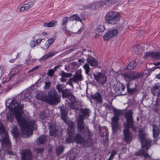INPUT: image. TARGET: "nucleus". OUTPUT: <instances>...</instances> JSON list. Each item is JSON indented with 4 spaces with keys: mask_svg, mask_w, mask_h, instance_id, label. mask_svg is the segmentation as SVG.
Here are the masks:
<instances>
[{
    "mask_svg": "<svg viewBox=\"0 0 160 160\" xmlns=\"http://www.w3.org/2000/svg\"><path fill=\"white\" fill-rule=\"evenodd\" d=\"M124 137V141L127 144H130L132 139V136L131 133L130 132L128 129L126 128L123 130Z\"/></svg>",
    "mask_w": 160,
    "mask_h": 160,
    "instance_id": "obj_17",
    "label": "nucleus"
},
{
    "mask_svg": "<svg viewBox=\"0 0 160 160\" xmlns=\"http://www.w3.org/2000/svg\"><path fill=\"white\" fill-rule=\"evenodd\" d=\"M71 99H72V102H74L75 101V97H74L73 96H72L71 97Z\"/></svg>",
    "mask_w": 160,
    "mask_h": 160,
    "instance_id": "obj_62",
    "label": "nucleus"
},
{
    "mask_svg": "<svg viewBox=\"0 0 160 160\" xmlns=\"http://www.w3.org/2000/svg\"><path fill=\"white\" fill-rule=\"evenodd\" d=\"M72 78L71 79H72L73 82H77L82 81L83 80V78L81 71L80 70L78 71Z\"/></svg>",
    "mask_w": 160,
    "mask_h": 160,
    "instance_id": "obj_20",
    "label": "nucleus"
},
{
    "mask_svg": "<svg viewBox=\"0 0 160 160\" xmlns=\"http://www.w3.org/2000/svg\"><path fill=\"white\" fill-rule=\"evenodd\" d=\"M2 139H0L2 148L6 150L9 149L11 148V144L8 138L9 136L7 132L2 135Z\"/></svg>",
    "mask_w": 160,
    "mask_h": 160,
    "instance_id": "obj_10",
    "label": "nucleus"
},
{
    "mask_svg": "<svg viewBox=\"0 0 160 160\" xmlns=\"http://www.w3.org/2000/svg\"><path fill=\"white\" fill-rule=\"evenodd\" d=\"M66 78L63 77H61V78H60V81L62 82H65L66 81Z\"/></svg>",
    "mask_w": 160,
    "mask_h": 160,
    "instance_id": "obj_56",
    "label": "nucleus"
},
{
    "mask_svg": "<svg viewBox=\"0 0 160 160\" xmlns=\"http://www.w3.org/2000/svg\"><path fill=\"white\" fill-rule=\"evenodd\" d=\"M47 140V137L44 135L41 136L38 138L37 143L38 145L44 144Z\"/></svg>",
    "mask_w": 160,
    "mask_h": 160,
    "instance_id": "obj_31",
    "label": "nucleus"
},
{
    "mask_svg": "<svg viewBox=\"0 0 160 160\" xmlns=\"http://www.w3.org/2000/svg\"><path fill=\"white\" fill-rule=\"evenodd\" d=\"M49 128L50 129L49 133L50 135L56 137L58 136L59 132L58 129L56 128V127L55 125H49Z\"/></svg>",
    "mask_w": 160,
    "mask_h": 160,
    "instance_id": "obj_18",
    "label": "nucleus"
},
{
    "mask_svg": "<svg viewBox=\"0 0 160 160\" xmlns=\"http://www.w3.org/2000/svg\"><path fill=\"white\" fill-rule=\"evenodd\" d=\"M68 136L66 138L65 141L67 143H70L73 142L74 141V137L73 136V135L74 134V132L72 134L68 133Z\"/></svg>",
    "mask_w": 160,
    "mask_h": 160,
    "instance_id": "obj_29",
    "label": "nucleus"
},
{
    "mask_svg": "<svg viewBox=\"0 0 160 160\" xmlns=\"http://www.w3.org/2000/svg\"><path fill=\"white\" fill-rule=\"evenodd\" d=\"M92 99L95 100L97 104L102 103V99L101 96L98 92H97L94 94L92 97Z\"/></svg>",
    "mask_w": 160,
    "mask_h": 160,
    "instance_id": "obj_27",
    "label": "nucleus"
},
{
    "mask_svg": "<svg viewBox=\"0 0 160 160\" xmlns=\"http://www.w3.org/2000/svg\"><path fill=\"white\" fill-rule=\"evenodd\" d=\"M152 58L154 59H160V51L159 52H153Z\"/></svg>",
    "mask_w": 160,
    "mask_h": 160,
    "instance_id": "obj_39",
    "label": "nucleus"
},
{
    "mask_svg": "<svg viewBox=\"0 0 160 160\" xmlns=\"http://www.w3.org/2000/svg\"><path fill=\"white\" fill-rule=\"evenodd\" d=\"M34 1L30 2L28 4H24L25 7L26 8V10H28L29 8L34 4Z\"/></svg>",
    "mask_w": 160,
    "mask_h": 160,
    "instance_id": "obj_40",
    "label": "nucleus"
},
{
    "mask_svg": "<svg viewBox=\"0 0 160 160\" xmlns=\"http://www.w3.org/2000/svg\"><path fill=\"white\" fill-rule=\"evenodd\" d=\"M7 152L8 154L10 155H13L14 154V153L12 152L10 150H8L7 151Z\"/></svg>",
    "mask_w": 160,
    "mask_h": 160,
    "instance_id": "obj_61",
    "label": "nucleus"
},
{
    "mask_svg": "<svg viewBox=\"0 0 160 160\" xmlns=\"http://www.w3.org/2000/svg\"><path fill=\"white\" fill-rule=\"evenodd\" d=\"M18 68L19 67H16V68H12L11 71V73L12 74V76L9 77V79L8 80V81L10 80L11 79H12V77H13L14 75H16L19 72L22 67L21 66H20L19 68Z\"/></svg>",
    "mask_w": 160,
    "mask_h": 160,
    "instance_id": "obj_26",
    "label": "nucleus"
},
{
    "mask_svg": "<svg viewBox=\"0 0 160 160\" xmlns=\"http://www.w3.org/2000/svg\"><path fill=\"white\" fill-rule=\"evenodd\" d=\"M118 33V30L117 29H114L106 32L104 35L103 38L105 40L108 41L116 36Z\"/></svg>",
    "mask_w": 160,
    "mask_h": 160,
    "instance_id": "obj_16",
    "label": "nucleus"
},
{
    "mask_svg": "<svg viewBox=\"0 0 160 160\" xmlns=\"http://www.w3.org/2000/svg\"><path fill=\"white\" fill-rule=\"evenodd\" d=\"M87 61L91 66H96L98 64L96 59L91 56L88 57L87 59Z\"/></svg>",
    "mask_w": 160,
    "mask_h": 160,
    "instance_id": "obj_23",
    "label": "nucleus"
},
{
    "mask_svg": "<svg viewBox=\"0 0 160 160\" xmlns=\"http://www.w3.org/2000/svg\"><path fill=\"white\" fill-rule=\"evenodd\" d=\"M30 45L31 47L33 48L35 47L36 46V42L34 41L33 40L32 41H31L30 42Z\"/></svg>",
    "mask_w": 160,
    "mask_h": 160,
    "instance_id": "obj_53",
    "label": "nucleus"
},
{
    "mask_svg": "<svg viewBox=\"0 0 160 160\" xmlns=\"http://www.w3.org/2000/svg\"><path fill=\"white\" fill-rule=\"evenodd\" d=\"M78 124L77 127V130L78 133L76 134L74 137V142L79 144L85 145L87 143L88 145H90L92 143L91 137L92 136V132L90 131L88 128L86 126H83L82 129L78 128Z\"/></svg>",
    "mask_w": 160,
    "mask_h": 160,
    "instance_id": "obj_3",
    "label": "nucleus"
},
{
    "mask_svg": "<svg viewBox=\"0 0 160 160\" xmlns=\"http://www.w3.org/2000/svg\"><path fill=\"white\" fill-rule=\"evenodd\" d=\"M133 52L136 54L140 55L142 52L143 50L140 45H137L134 47Z\"/></svg>",
    "mask_w": 160,
    "mask_h": 160,
    "instance_id": "obj_28",
    "label": "nucleus"
},
{
    "mask_svg": "<svg viewBox=\"0 0 160 160\" xmlns=\"http://www.w3.org/2000/svg\"><path fill=\"white\" fill-rule=\"evenodd\" d=\"M138 137L141 143L142 149L135 152L136 156H143L145 158L149 157L148 150L151 146V142L147 137V135L142 130L139 132Z\"/></svg>",
    "mask_w": 160,
    "mask_h": 160,
    "instance_id": "obj_4",
    "label": "nucleus"
},
{
    "mask_svg": "<svg viewBox=\"0 0 160 160\" xmlns=\"http://www.w3.org/2000/svg\"><path fill=\"white\" fill-rule=\"evenodd\" d=\"M119 121H117L116 119L113 118L111 120V125L112 128V132L113 133H116L121 129V126L118 122Z\"/></svg>",
    "mask_w": 160,
    "mask_h": 160,
    "instance_id": "obj_14",
    "label": "nucleus"
},
{
    "mask_svg": "<svg viewBox=\"0 0 160 160\" xmlns=\"http://www.w3.org/2000/svg\"><path fill=\"white\" fill-rule=\"evenodd\" d=\"M143 74L144 73L142 72H141L140 73L127 72L124 73L123 76L127 82L128 83V84L127 86V91L129 93L131 94H135L137 90V87L136 85H135V87L133 88L130 87V84H129L130 82L132 80L139 78L140 77L142 76Z\"/></svg>",
    "mask_w": 160,
    "mask_h": 160,
    "instance_id": "obj_6",
    "label": "nucleus"
},
{
    "mask_svg": "<svg viewBox=\"0 0 160 160\" xmlns=\"http://www.w3.org/2000/svg\"><path fill=\"white\" fill-rule=\"evenodd\" d=\"M69 20L71 21H76L81 22V18L77 14H74L69 18Z\"/></svg>",
    "mask_w": 160,
    "mask_h": 160,
    "instance_id": "obj_33",
    "label": "nucleus"
},
{
    "mask_svg": "<svg viewBox=\"0 0 160 160\" xmlns=\"http://www.w3.org/2000/svg\"><path fill=\"white\" fill-rule=\"evenodd\" d=\"M117 152L115 150H113L111 152V155L108 158V160H112L114 156L117 154Z\"/></svg>",
    "mask_w": 160,
    "mask_h": 160,
    "instance_id": "obj_44",
    "label": "nucleus"
},
{
    "mask_svg": "<svg viewBox=\"0 0 160 160\" xmlns=\"http://www.w3.org/2000/svg\"><path fill=\"white\" fill-rule=\"evenodd\" d=\"M78 62H82L83 63H84V60L83 59H78Z\"/></svg>",
    "mask_w": 160,
    "mask_h": 160,
    "instance_id": "obj_64",
    "label": "nucleus"
},
{
    "mask_svg": "<svg viewBox=\"0 0 160 160\" xmlns=\"http://www.w3.org/2000/svg\"><path fill=\"white\" fill-rule=\"evenodd\" d=\"M36 98L38 99L44 101L51 105L57 104L60 100V96L58 94L57 91L54 88L50 89L48 96L40 92L38 94Z\"/></svg>",
    "mask_w": 160,
    "mask_h": 160,
    "instance_id": "obj_5",
    "label": "nucleus"
},
{
    "mask_svg": "<svg viewBox=\"0 0 160 160\" xmlns=\"http://www.w3.org/2000/svg\"><path fill=\"white\" fill-rule=\"evenodd\" d=\"M61 118L63 120L64 122H66L67 120L66 119V116L67 115V112L65 110H61Z\"/></svg>",
    "mask_w": 160,
    "mask_h": 160,
    "instance_id": "obj_36",
    "label": "nucleus"
},
{
    "mask_svg": "<svg viewBox=\"0 0 160 160\" xmlns=\"http://www.w3.org/2000/svg\"><path fill=\"white\" fill-rule=\"evenodd\" d=\"M48 42L50 44V45L52 43H53L54 41V40L53 38H52L48 39L47 40Z\"/></svg>",
    "mask_w": 160,
    "mask_h": 160,
    "instance_id": "obj_54",
    "label": "nucleus"
},
{
    "mask_svg": "<svg viewBox=\"0 0 160 160\" xmlns=\"http://www.w3.org/2000/svg\"><path fill=\"white\" fill-rule=\"evenodd\" d=\"M62 66V65H59L57 66H56L54 67L53 69H51L48 70L47 74L50 77H52L54 75L56 71L57 70V69L59 68L60 67Z\"/></svg>",
    "mask_w": 160,
    "mask_h": 160,
    "instance_id": "obj_32",
    "label": "nucleus"
},
{
    "mask_svg": "<svg viewBox=\"0 0 160 160\" xmlns=\"http://www.w3.org/2000/svg\"><path fill=\"white\" fill-rule=\"evenodd\" d=\"M72 78H71L69 79L68 81L67 82L66 84H68L70 86H71L72 87H73V86L72 84V82H73V80L72 79H71Z\"/></svg>",
    "mask_w": 160,
    "mask_h": 160,
    "instance_id": "obj_48",
    "label": "nucleus"
},
{
    "mask_svg": "<svg viewBox=\"0 0 160 160\" xmlns=\"http://www.w3.org/2000/svg\"><path fill=\"white\" fill-rule=\"evenodd\" d=\"M105 29V28L103 26L100 25H98L96 29V31L98 32H103Z\"/></svg>",
    "mask_w": 160,
    "mask_h": 160,
    "instance_id": "obj_43",
    "label": "nucleus"
},
{
    "mask_svg": "<svg viewBox=\"0 0 160 160\" xmlns=\"http://www.w3.org/2000/svg\"><path fill=\"white\" fill-rule=\"evenodd\" d=\"M112 108H114L112 106V105H108L107 106V108L108 109V110H111L112 109Z\"/></svg>",
    "mask_w": 160,
    "mask_h": 160,
    "instance_id": "obj_58",
    "label": "nucleus"
},
{
    "mask_svg": "<svg viewBox=\"0 0 160 160\" xmlns=\"http://www.w3.org/2000/svg\"><path fill=\"white\" fill-rule=\"evenodd\" d=\"M38 66H36V67H34L33 69H32L30 71V72H32V71H33L34 70L38 69Z\"/></svg>",
    "mask_w": 160,
    "mask_h": 160,
    "instance_id": "obj_63",
    "label": "nucleus"
},
{
    "mask_svg": "<svg viewBox=\"0 0 160 160\" xmlns=\"http://www.w3.org/2000/svg\"><path fill=\"white\" fill-rule=\"evenodd\" d=\"M14 80L15 81L14 83L13 84V87H14V86L16 85L17 84L18 82V81L17 80V79H16L14 78Z\"/></svg>",
    "mask_w": 160,
    "mask_h": 160,
    "instance_id": "obj_60",
    "label": "nucleus"
},
{
    "mask_svg": "<svg viewBox=\"0 0 160 160\" xmlns=\"http://www.w3.org/2000/svg\"><path fill=\"white\" fill-rule=\"evenodd\" d=\"M44 151L43 148H37L35 150V151L37 153H41Z\"/></svg>",
    "mask_w": 160,
    "mask_h": 160,
    "instance_id": "obj_52",
    "label": "nucleus"
},
{
    "mask_svg": "<svg viewBox=\"0 0 160 160\" xmlns=\"http://www.w3.org/2000/svg\"><path fill=\"white\" fill-rule=\"evenodd\" d=\"M9 108V105L8 106ZM13 114H11V112H8L6 114V117L7 120L9 122H12L14 116L17 121L19 122V126L21 128V133L23 135V137H27L28 136L31 135L32 134V130L37 129V126L35 124V121L32 119H30L28 120H26V119L23 118L21 115L20 116L23 119H21L20 121H18L16 118L15 115L13 113L12 110L10 109Z\"/></svg>",
    "mask_w": 160,
    "mask_h": 160,
    "instance_id": "obj_1",
    "label": "nucleus"
},
{
    "mask_svg": "<svg viewBox=\"0 0 160 160\" xmlns=\"http://www.w3.org/2000/svg\"><path fill=\"white\" fill-rule=\"evenodd\" d=\"M30 96V93L27 91L23 92L18 97L13 98L9 103V108L12 110L13 113L15 115L17 120L20 121L22 118L20 113L23 109L24 104L21 100L27 98ZM23 119L22 118V120Z\"/></svg>",
    "mask_w": 160,
    "mask_h": 160,
    "instance_id": "obj_2",
    "label": "nucleus"
},
{
    "mask_svg": "<svg viewBox=\"0 0 160 160\" xmlns=\"http://www.w3.org/2000/svg\"><path fill=\"white\" fill-rule=\"evenodd\" d=\"M48 58H49L48 57V55L47 54L46 55L42 57L41 58L40 60H45L47 59Z\"/></svg>",
    "mask_w": 160,
    "mask_h": 160,
    "instance_id": "obj_55",
    "label": "nucleus"
},
{
    "mask_svg": "<svg viewBox=\"0 0 160 160\" xmlns=\"http://www.w3.org/2000/svg\"><path fill=\"white\" fill-rule=\"evenodd\" d=\"M113 88L114 93L117 95H124L126 93L125 91V87L122 83L120 82L115 83Z\"/></svg>",
    "mask_w": 160,
    "mask_h": 160,
    "instance_id": "obj_11",
    "label": "nucleus"
},
{
    "mask_svg": "<svg viewBox=\"0 0 160 160\" xmlns=\"http://www.w3.org/2000/svg\"><path fill=\"white\" fill-rule=\"evenodd\" d=\"M51 82H46L44 86V88L46 89H48L50 88L51 86Z\"/></svg>",
    "mask_w": 160,
    "mask_h": 160,
    "instance_id": "obj_45",
    "label": "nucleus"
},
{
    "mask_svg": "<svg viewBox=\"0 0 160 160\" xmlns=\"http://www.w3.org/2000/svg\"><path fill=\"white\" fill-rule=\"evenodd\" d=\"M57 23V21L53 20L48 23H44L43 24V26L44 27L50 28L54 27Z\"/></svg>",
    "mask_w": 160,
    "mask_h": 160,
    "instance_id": "obj_30",
    "label": "nucleus"
},
{
    "mask_svg": "<svg viewBox=\"0 0 160 160\" xmlns=\"http://www.w3.org/2000/svg\"><path fill=\"white\" fill-rule=\"evenodd\" d=\"M42 40V38H38L36 40V42L37 44H39Z\"/></svg>",
    "mask_w": 160,
    "mask_h": 160,
    "instance_id": "obj_59",
    "label": "nucleus"
},
{
    "mask_svg": "<svg viewBox=\"0 0 160 160\" xmlns=\"http://www.w3.org/2000/svg\"><path fill=\"white\" fill-rule=\"evenodd\" d=\"M64 122L67 123L68 126L67 128L68 132L72 134L73 132H74V123L71 121L68 120H66V122Z\"/></svg>",
    "mask_w": 160,
    "mask_h": 160,
    "instance_id": "obj_22",
    "label": "nucleus"
},
{
    "mask_svg": "<svg viewBox=\"0 0 160 160\" xmlns=\"http://www.w3.org/2000/svg\"><path fill=\"white\" fill-rule=\"evenodd\" d=\"M68 18V17H66L63 19L62 23V26H64L65 24L67 22Z\"/></svg>",
    "mask_w": 160,
    "mask_h": 160,
    "instance_id": "obj_50",
    "label": "nucleus"
},
{
    "mask_svg": "<svg viewBox=\"0 0 160 160\" xmlns=\"http://www.w3.org/2000/svg\"><path fill=\"white\" fill-rule=\"evenodd\" d=\"M153 137L154 138H157L159 136L160 133V131L158 126L155 124L152 126Z\"/></svg>",
    "mask_w": 160,
    "mask_h": 160,
    "instance_id": "obj_25",
    "label": "nucleus"
},
{
    "mask_svg": "<svg viewBox=\"0 0 160 160\" xmlns=\"http://www.w3.org/2000/svg\"><path fill=\"white\" fill-rule=\"evenodd\" d=\"M118 16L119 13L117 12H110L107 14L105 19L108 23L115 24L118 22Z\"/></svg>",
    "mask_w": 160,
    "mask_h": 160,
    "instance_id": "obj_9",
    "label": "nucleus"
},
{
    "mask_svg": "<svg viewBox=\"0 0 160 160\" xmlns=\"http://www.w3.org/2000/svg\"><path fill=\"white\" fill-rule=\"evenodd\" d=\"M105 5V2H95L93 4H88L86 6H84L83 7L82 9H87L92 8L96 9Z\"/></svg>",
    "mask_w": 160,
    "mask_h": 160,
    "instance_id": "obj_13",
    "label": "nucleus"
},
{
    "mask_svg": "<svg viewBox=\"0 0 160 160\" xmlns=\"http://www.w3.org/2000/svg\"><path fill=\"white\" fill-rule=\"evenodd\" d=\"M62 94L63 97L66 98L71 96L72 93L69 90L66 89L62 92Z\"/></svg>",
    "mask_w": 160,
    "mask_h": 160,
    "instance_id": "obj_34",
    "label": "nucleus"
},
{
    "mask_svg": "<svg viewBox=\"0 0 160 160\" xmlns=\"http://www.w3.org/2000/svg\"><path fill=\"white\" fill-rule=\"evenodd\" d=\"M152 93L154 95L158 96L160 95V84L154 85L151 90Z\"/></svg>",
    "mask_w": 160,
    "mask_h": 160,
    "instance_id": "obj_19",
    "label": "nucleus"
},
{
    "mask_svg": "<svg viewBox=\"0 0 160 160\" xmlns=\"http://www.w3.org/2000/svg\"><path fill=\"white\" fill-rule=\"evenodd\" d=\"M57 53V52H56L55 51H53V52H49L47 53L48 57L49 58L52 57L54 56L55 54H56Z\"/></svg>",
    "mask_w": 160,
    "mask_h": 160,
    "instance_id": "obj_47",
    "label": "nucleus"
},
{
    "mask_svg": "<svg viewBox=\"0 0 160 160\" xmlns=\"http://www.w3.org/2000/svg\"><path fill=\"white\" fill-rule=\"evenodd\" d=\"M136 63L135 61H132L127 66V68L128 69H133L136 66Z\"/></svg>",
    "mask_w": 160,
    "mask_h": 160,
    "instance_id": "obj_35",
    "label": "nucleus"
},
{
    "mask_svg": "<svg viewBox=\"0 0 160 160\" xmlns=\"http://www.w3.org/2000/svg\"><path fill=\"white\" fill-rule=\"evenodd\" d=\"M56 89L58 90L59 92H61L62 93V92L63 91V88L62 87L61 85L59 84H58L56 86Z\"/></svg>",
    "mask_w": 160,
    "mask_h": 160,
    "instance_id": "obj_46",
    "label": "nucleus"
},
{
    "mask_svg": "<svg viewBox=\"0 0 160 160\" xmlns=\"http://www.w3.org/2000/svg\"><path fill=\"white\" fill-rule=\"evenodd\" d=\"M25 10H26V8L24 6H22L21 8H20L19 11H21L22 12H23L25 11Z\"/></svg>",
    "mask_w": 160,
    "mask_h": 160,
    "instance_id": "obj_57",
    "label": "nucleus"
},
{
    "mask_svg": "<svg viewBox=\"0 0 160 160\" xmlns=\"http://www.w3.org/2000/svg\"><path fill=\"white\" fill-rule=\"evenodd\" d=\"M133 112L131 110H129L126 111L124 116L126 119V122L124 125L127 128H132L133 132H136L137 127V126L133 125Z\"/></svg>",
    "mask_w": 160,
    "mask_h": 160,
    "instance_id": "obj_7",
    "label": "nucleus"
},
{
    "mask_svg": "<svg viewBox=\"0 0 160 160\" xmlns=\"http://www.w3.org/2000/svg\"><path fill=\"white\" fill-rule=\"evenodd\" d=\"M93 74L94 79L99 83L102 85L104 84L107 82V77L105 75L101 72H94Z\"/></svg>",
    "mask_w": 160,
    "mask_h": 160,
    "instance_id": "obj_12",
    "label": "nucleus"
},
{
    "mask_svg": "<svg viewBox=\"0 0 160 160\" xmlns=\"http://www.w3.org/2000/svg\"><path fill=\"white\" fill-rule=\"evenodd\" d=\"M83 67L85 70V73L88 75L90 70V68L89 65L87 63H86L83 66Z\"/></svg>",
    "mask_w": 160,
    "mask_h": 160,
    "instance_id": "obj_41",
    "label": "nucleus"
},
{
    "mask_svg": "<svg viewBox=\"0 0 160 160\" xmlns=\"http://www.w3.org/2000/svg\"><path fill=\"white\" fill-rule=\"evenodd\" d=\"M70 108L71 109H75L77 111H78L79 109H81V107L80 105H79L78 104L72 103L70 105Z\"/></svg>",
    "mask_w": 160,
    "mask_h": 160,
    "instance_id": "obj_37",
    "label": "nucleus"
},
{
    "mask_svg": "<svg viewBox=\"0 0 160 160\" xmlns=\"http://www.w3.org/2000/svg\"><path fill=\"white\" fill-rule=\"evenodd\" d=\"M152 52H147L145 54V55L144 56L145 58H147L149 57H151L152 58Z\"/></svg>",
    "mask_w": 160,
    "mask_h": 160,
    "instance_id": "obj_51",
    "label": "nucleus"
},
{
    "mask_svg": "<svg viewBox=\"0 0 160 160\" xmlns=\"http://www.w3.org/2000/svg\"><path fill=\"white\" fill-rule=\"evenodd\" d=\"M64 150V148L61 146L58 147L56 150V152L58 155H60Z\"/></svg>",
    "mask_w": 160,
    "mask_h": 160,
    "instance_id": "obj_42",
    "label": "nucleus"
},
{
    "mask_svg": "<svg viewBox=\"0 0 160 160\" xmlns=\"http://www.w3.org/2000/svg\"><path fill=\"white\" fill-rule=\"evenodd\" d=\"M61 77H64L66 78H70L72 75V74L71 73H67L63 71H61L60 73Z\"/></svg>",
    "mask_w": 160,
    "mask_h": 160,
    "instance_id": "obj_38",
    "label": "nucleus"
},
{
    "mask_svg": "<svg viewBox=\"0 0 160 160\" xmlns=\"http://www.w3.org/2000/svg\"><path fill=\"white\" fill-rule=\"evenodd\" d=\"M48 42L47 41L45 42L44 45L42 47V48L43 49L45 50L48 48L50 46V44H49V43H48Z\"/></svg>",
    "mask_w": 160,
    "mask_h": 160,
    "instance_id": "obj_49",
    "label": "nucleus"
},
{
    "mask_svg": "<svg viewBox=\"0 0 160 160\" xmlns=\"http://www.w3.org/2000/svg\"><path fill=\"white\" fill-rule=\"evenodd\" d=\"M82 114H79L77 120L78 124V128L82 129L84 126L83 122L84 118H87L90 115L91 111L88 108H85L81 110Z\"/></svg>",
    "mask_w": 160,
    "mask_h": 160,
    "instance_id": "obj_8",
    "label": "nucleus"
},
{
    "mask_svg": "<svg viewBox=\"0 0 160 160\" xmlns=\"http://www.w3.org/2000/svg\"><path fill=\"white\" fill-rule=\"evenodd\" d=\"M100 130L101 136L102 137H105V139H107L108 133L107 128L105 127H103L101 128Z\"/></svg>",
    "mask_w": 160,
    "mask_h": 160,
    "instance_id": "obj_24",
    "label": "nucleus"
},
{
    "mask_svg": "<svg viewBox=\"0 0 160 160\" xmlns=\"http://www.w3.org/2000/svg\"><path fill=\"white\" fill-rule=\"evenodd\" d=\"M112 110L114 113V115L112 118L111 120H113V118H115L117 121H119V117L122 116V111L117 109L115 108H112Z\"/></svg>",
    "mask_w": 160,
    "mask_h": 160,
    "instance_id": "obj_21",
    "label": "nucleus"
},
{
    "mask_svg": "<svg viewBox=\"0 0 160 160\" xmlns=\"http://www.w3.org/2000/svg\"><path fill=\"white\" fill-rule=\"evenodd\" d=\"M32 154L30 149L23 150L21 152L22 160H31Z\"/></svg>",
    "mask_w": 160,
    "mask_h": 160,
    "instance_id": "obj_15",
    "label": "nucleus"
}]
</instances>
